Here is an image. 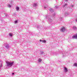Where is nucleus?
<instances>
[{
    "mask_svg": "<svg viewBox=\"0 0 77 77\" xmlns=\"http://www.w3.org/2000/svg\"><path fill=\"white\" fill-rule=\"evenodd\" d=\"M67 6V4L65 3L64 5H63V8H64V7H65V6Z\"/></svg>",
    "mask_w": 77,
    "mask_h": 77,
    "instance_id": "nucleus-14",
    "label": "nucleus"
},
{
    "mask_svg": "<svg viewBox=\"0 0 77 77\" xmlns=\"http://www.w3.org/2000/svg\"><path fill=\"white\" fill-rule=\"evenodd\" d=\"M44 53V51H40V54L41 55V54H42Z\"/></svg>",
    "mask_w": 77,
    "mask_h": 77,
    "instance_id": "nucleus-13",
    "label": "nucleus"
},
{
    "mask_svg": "<svg viewBox=\"0 0 77 77\" xmlns=\"http://www.w3.org/2000/svg\"><path fill=\"white\" fill-rule=\"evenodd\" d=\"M11 5H10V4H9L8 5V8H11Z\"/></svg>",
    "mask_w": 77,
    "mask_h": 77,
    "instance_id": "nucleus-21",
    "label": "nucleus"
},
{
    "mask_svg": "<svg viewBox=\"0 0 77 77\" xmlns=\"http://www.w3.org/2000/svg\"><path fill=\"white\" fill-rule=\"evenodd\" d=\"M2 64H1V65L0 66V69H1V68H2Z\"/></svg>",
    "mask_w": 77,
    "mask_h": 77,
    "instance_id": "nucleus-26",
    "label": "nucleus"
},
{
    "mask_svg": "<svg viewBox=\"0 0 77 77\" xmlns=\"http://www.w3.org/2000/svg\"><path fill=\"white\" fill-rule=\"evenodd\" d=\"M42 42H44V43H45L46 42V41L45 40H42Z\"/></svg>",
    "mask_w": 77,
    "mask_h": 77,
    "instance_id": "nucleus-19",
    "label": "nucleus"
},
{
    "mask_svg": "<svg viewBox=\"0 0 77 77\" xmlns=\"http://www.w3.org/2000/svg\"><path fill=\"white\" fill-rule=\"evenodd\" d=\"M72 39H77V34H76L75 35L72 37Z\"/></svg>",
    "mask_w": 77,
    "mask_h": 77,
    "instance_id": "nucleus-5",
    "label": "nucleus"
},
{
    "mask_svg": "<svg viewBox=\"0 0 77 77\" xmlns=\"http://www.w3.org/2000/svg\"><path fill=\"white\" fill-rule=\"evenodd\" d=\"M1 62V61L0 60V62Z\"/></svg>",
    "mask_w": 77,
    "mask_h": 77,
    "instance_id": "nucleus-35",
    "label": "nucleus"
},
{
    "mask_svg": "<svg viewBox=\"0 0 77 77\" xmlns=\"http://www.w3.org/2000/svg\"><path fill=\"white\" fill-rule=\"evenodd\" d=\"M38 63H40V62H42V60L39 58L38 60Z\"/></svg>",
    "mask_w": 77,
    "mask_h": 77,
    "instance_id": "nucleus-12",
    "label": "nucleus"
},
{
    "mask_svg": "<svg viewBox=\"0 0 77 77\" xmlns=\"http://www.w3.org/2000/svg\"><path fill=\"white\" fill-rule=\"evenodd\" d=\"M72 29L74 30H77V27L75 26H73Z\"/></svg>",
    "mask_w": 77,
    "mask_h": 77,
    "instance_id": "nucleus-9",
    "label": "nucleus"
},
{
    "mask_svg": "<svg viewBox=\"0 0 77 77\" xmlns=\"http://www.w3.org/2000/svg\"><path fill=\"white\" fill-rule=\"evenodd\" d=\"M71 7H72V8H73V7H74V5H71Z\"/></svg>",
    "mask_w": 77,
    "mask_h": 77,
    "instance_id": "nucleus-28",
    "label": "nucleus"
},
{
    "mask_svg": "<svg viewBox=\"0 0 77 77\" xmlns=\"http://www.w3.org/2000/svg\"><path fill=\"white\" fill-rule=\"evenodd\" d=\"M56 8V7H55V8Z\"/></svg>",
    "mask_w": 77,
    "mask_h": 77,
    "instance_id": "nucleus-36",
    "label": "nucleus"
},
{
    "mask_svg": "<svg viewBox=\"0 0 77 77\" xmlns=\"http://www.w3.org/2000/svg\"><path fill=\"white\" fill-rule=\"evenodd\" d=\"M13 15L15 17V16H16V13H14V15Z\"/></svg>",
    "mask_w": 77,
    "mask_h": 77,
    "instance_id": "nucleus-23",
    "label": "nucleus"
},
{
    "mask_svg": "<svg viewBox=\"0 0 77 77\" xmlns=\"http://www.w3.org/2000/svg\"><path fill=\"white\" fill-rule=\"evenodd\" d=\"M22 9L23 11H26V8H23Z\"/></svg>",
    "mask_w": 77,
    "mask_h": 77,
    "instance_id": "nucleus-24",
    "label": "nucleus"
},
{
    "mask_svg": "<svg viewBox=\"0 0 77 77\" xmlns=\"http://www.w3.org/2000/svg\"><path fill=\"white\" fill-rule=\"evenodd\" d=\"M60 30L62 32H64L65 31V28L64 27L62 28Z\"/></svg>",
    "mask_w": 77,
    "mask_h": 77,
    "instance_id": "nucleus-4",
    "label": "nucleus"
},
{
    "mask_svg": "<svg viewBox=\"0 0 77 77\" xmlns=\"http://www.w3.org/2000/svg\"><path fill=\"white\" fill-rule=\"evenodd\" d=\"M18 23V20H15L14 21V23L15 24H17Z\"/></svg>",
    "mask_w": 77,
    "mask_h": 77,
    "instance_id": "nucleus-22",
    "label": "nucleus"
},
{
    "mask_svg": "<svg viewBox=\"0 0 77 77\" xmlns=\"http://www.w3.org/2000/svg\"><path fill=\"white\" fill-rule=\"evenodd\" d=\"M44 8L45 9H46V8H47V7H45Z\"/></svg>",
    "mask_w": 77,
    "mask_h": 77,
    "instance_id": "nucleus-30",
    "label": "nucleus"
},
{
    "mask_svg": "<svg viewBox=\"0 0 77 77\" xmlns=\"http://www.w3.org/2000/svg\"><path fill=\"white\" fill-rule=\"evenodd\" d=\"M12 35H13V34H12V33H10L9 34V35L10 36H11V37H12Z\"/></svg>",
    "mask_w": 77,
    "mask_h": 77,
    "instance_id": "nucleus-15",
    "label": "nucleus"
},
{
    "mask_svg": "<svg viewBox=\"0 0 77 77\" xmlns=\"http://www.w3.org/2000/svg\"><path fill=\"white\" fill-rule=\"evenodd\" d=\"M65 15L67 16V15H68L69 14H68V12H67L65 13Z\"/></svg>",
    "mask_w": 77,
    "mask_h": 77,
    "instance_id": "nucleus-20",
    "label": "nucleus"
},
{
    "mask_svg": "<svg viewBox=\"0 0 77 77\" xmlns=\"http://www.w3.org/2000/svg\"><path fill=\"white\" fill-rule=\"evenodd\" d=\"M6 63L7 64V66L8 67H11L12 66L14 65V62H9V61H6Z\"/></svg>",
    "mask_w": 77,
    "mask_h": 77,
    "instance_id": "nucleus-1",
    "label": "nucleus"
},
{
    "mask_svg": "<svg viewBox=\"0 0 77 77\" xmlns=\"http://www.w3.org/2000/svg\"><path fill=\"white\" fill-rule=\"evenodd\" d=\"M45 17L46 19H47V15H46Z\"/></svg>",
    "mask_w": 77,
    "mask_h": 77,
    "instance_id": "nucleus-27",
    "label": "nucleus"
},
{
    "mask_svg": "<svg viewBox=\"0 0 77 77\" xmlns=\"http://www.w3.org/2000/svg\"><path fill=\"white\" fill-rule=\"evenodd\" d=\"M59 20L60 21H62V17L60 18Z\"/></svg>",
    "mask_w": 77,
    "mask_h": 77,
    "instance_id": "nucleus-18",
    "label": "nucleus"
},
{
    "mask_svg": "<svg viewBox=\"0 0 77 77\" xmlns=\"http://www.w3.org/2000/svg\"><path fill=\"white\" fill-rule=\"evenodd\" d=\"M37 29L38 30H40L41 29V27L39 26H38L37 27Z\"/></svg>",
    "mask_w": 77,
    "mask_h": 77,
    "instance_id": "nucleus-10",
    "label": "nucleus"
},
{
    "mask_svg": "<svg viewBox=\"0 0 77 77\" xmlns=\"http://www.w3.org/2000/svg\"><path fill=\"white\" fill-rule=\"evenodd\" d=\"M42 40H40V42H42Z\"/></svg>",
    "mask_w": 77,
    "mask_h": 77,
    "instance_id": "nucleus-29",
    "label": "nucleus"
},
{
    "mask_svg": "<svg viewBox=\"0 0 77 77\" xmlns=\"http://www.w3.org/2000/svg\"><path fill=\"white\" fill-rule=\"evenodd\" d=\"M10 47L9 45L8 44H7L5 46V48H7V49H8Z\"/></svg>",
    "mask_w": 77,
    "mask_h": 77,
    "instance_id": "nucleus-8",
    "label": "nucleus"
},
{
    "mask_svg": "<svg viewBox=\"0 0 77 77\" xmlns=\"http://www.w3.org/2000/svg\"><path fill=\"white\" fill-rule=\"evenodd\" d=\"M47 19L48 20V23L51 24H53L54 23L53 21L50 18V16H49V17H48Z\"/></svg>",
    "mask_w": 77,
    "mask_h": 77,
    "instance_id": "nucleus-2",
    "label": "nucleus"
},
{
    "mask_svg": "<svg viewBox=\"0 0 77 77\" xmlns=\"http://www.w3.org/2000/svg\"><path fill=\"white\" fill-rule=\"evenodd\" d=\"M49 11L51 12H52V13H54L53 14V16L54 18V16H56V14H55V12H54V10H53L52 8H50Z\"/></svg>",
    "mask_w": 77,
    "mask_h": 77,
    "instance_id": "nucleus-3",
    "label": "nucleus"
},
{
    "mask_svg": "<svg viewBox=\"0 0 77 77\" xmlns=\"http://www.w3.org/2000/svg\"><path fill=\"white\" fill-rule=\"evenodd\" d=\"M75 21H76V22H77V19Z\"/></svg>",
    "mask_w": 77,
    "mask_h": 77,
    "instance_id": "nucleus-33",
    "label": "nucleus"
},
{
    "mask_svg": "<svg viewBox=\"0 0 77 77\" xmlns=\"http://www.w3.org/2000/svg\"><path fill=\"white\" fill-rule=\"evenodd\" d=\"M38 5L37 4V3H34L33 4V7H36V6H37Z\"/></svg>",
    "mask_w": 77,
    "mask_h": 77,
    "instance_id": "nucleus-7",
    "label": "nucleus"
},
{
    "mask_svg": "<svg viewBox=\"0 0 77 77\" xmlns=\"http://www.w3.org/2000/svg\"><path fill=\"white\" fill-rule=\"evenodd\" d=\"M14 73H12V75H14Z\"/></svg>",
    "mask_w": 77,
    "mask_h": 77,
    "instance_id": "nucleus-31",
    "label": "nucleus"
},
{
    "mask_svg": "<svg viewBox=\"0 0 77 77\" xmlns=\"http://www.w3.org/2000/svg\"><path fill=\"white\" fill-rule=\"evenodd\" d=\"M16 11H19V7H17L16 8Z\"/></svg>",
    "mask_w": 77,
    "mask_h": 77,
    "instance_id": "nucleus-17",
    "label": "nucleus"
},
{
    "mask_svg": "<svg viewBox=\"0 0 77 77\" xmlns=\"http://www.w3.org/2000/svg\"><path fill=\"white\" fill-rule=\"evenodd\" d=\"M56 8H58V7H57Z\"/></svg>",
    "mask_w": 77,
    "mask_h": 77,
    "instance_id": "nucleus-34",
    "label": "nucleus"
},
{
    "mask_svg": "<svg viewBox=\"0 0 77 77\" xmlns=\"http://www.w3.org/2000/svg\"><path fill=\"white\" fill-rule=\"evenodd\" d=\"M52 54H53V55H56V53H52Z\"/></svg>",
    "mask_w": 77,
    "mask_h": 77,
    "instance_id": "nucleus-25",
    "label": "nucleus"
},
{
    "mask_svg": "<svg viewBox=\"0 0 77 77\" xmlns=\"http://www.w3.org/2000/svg\"><path fill=\"white\" fill-rule=\"evenodd\" d=\"M67 54L66 52H64L63 54H62L63 57H65V56H67Z\"/></svg>",
    "mask_w": 77,
    "mask_h": 77,
    "instance_id": "nucleus-6",
    "label": "nucleus"
},
{
    "mask_svg": "<svg viewBox=\"0 0 77 77\" xmlns=\"http://www.w3.org/2000/svg\"><path fill=\"white\" fill-rule=\"evenodd\" d=\"M65 1H66H66H68V0H65Z\"/></svg>",
    "mask_w": 77,
    "mask_h": 77,
    "instance_id": "nucleus-32",
    "label": "nucleus"
},
{
    "mask_svg": "<svg viewBox=\"0 0 77 77\" xmlns=\"http://www.w3.org/2000/svg\"><path fill=\"white\" fill-rule=\"evenodd\" d=\"M73 66H77V63H75L74 64Z\"/></svg>",
    "mask_w": 77,
    "mask_h": 77,
    "instance_id": "nucleus-16",
    "label": "nucleus"
},
{
    "mask_svg": "<svg viewBox=\"0 0 77 77\" xmlns=\"http://www.w3.org/2000/svg\"><path fill=\"white\" fill-rule=\"evenodd\" d=\"M64 71L65 72H68V69H67L65 67Z\"/></svg>",
    "mask_w": 77,
    "mask_h": 77,
    "instance_id": "nucleus-11",
    "label": "nucleus"
}]
</instances>
